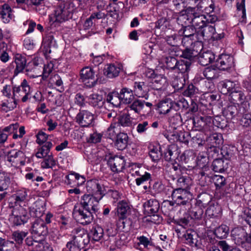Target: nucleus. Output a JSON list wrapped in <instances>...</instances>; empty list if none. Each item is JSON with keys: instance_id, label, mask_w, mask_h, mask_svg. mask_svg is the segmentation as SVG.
Returning a JSON list of instances; mask_svg holds the SVG:
<instances>
[{"instance_id": "obj_1", "label": "nucleus", "mask_w": 251, "mask_h": 251, "mask_svg": "<svg viewBox=\"0 0 251 251\" xmlns=\"http://www.w3.org/2000/svg\"><path fill=\"white\" fill-rule=\"evenodd\" d=\"M87 191L89 194L84 195L79 204L93 213L98 210L100 201L105 194V188L97 180H90L87 182Z\"/></svg>"}, {"instance_id": "obj_2", "label": "nucleus", "mask_w": 251, "mask_h": 251, "mask_svg": "<svg viewBox=\"0 0 251 251\" xmlns=\"http://www.w3.org/2000/svg\"><path fill=\"white\" fill-rule=\"evenodd\" d=\"M200 11L198 6L195 7L189 6L185 10L186 13L191 19L190 23L194 27L201 28L206 24L212 23L217 20L216 17L210 15L206 16L201 14Z\"/></svg>"}, {"instance_id": "obj_3", "label": "nucleus", "mask_w": 251, "mask_h": 251, "mask_svg": "<svg viewBox=\"0 0 251 251\" xmlns=\"http://www.w3.org/2000/svg\"><path fill=\"white\" fill-rule=\"evenodd\" d=\"M157 107L160 114H168L170 116L169 121L172 124L176 123V120L180 118V115L177 112L180 108V103L170 99H166L159 102Z\"/></svg>"}, {"instance_id": "obj_4", "label": "nucleus", "mask_w": 251, "mask_h": 251, "mask_svg": "<svg viewBox=\"0 0 251 251\" xmlns=\"http://www.w3.org/2000/svg\"><path fill=\"white\" fill-rule=\"evenodd\" d=\"M11 206L13 207L11 215L9 220L13 226H20L26 223L29 218L28 208L23 205H12V201L10 202Z\"/></svg>"}, {"instance_id": "obj_5", "label": "nucleus", "mask_w": 251, "mask_h": 251, "mask_svg": "<svg viewBox=\"0 0 251 251\" xmlns=\"http://www.w3.org/2000/svg\"><path fill=\"white\" fill-rule=\"evenodd\" d=\"M72 233V240L67 243L66 247L69 251H80L84 247V241L88 235L83 229L78 228L74 229Z\"/></svg>"}, {"instance_id": "obj_6", "label": "nucleus", "mask_w": 251, "mask_h": 251, "mask_svg": "<svg viewBox=\"0 0 251 251\" xmlns=\"http://www.w3.org/2000/svg\"><path fill=\"white\" fill-rule=\"evenodd\" d=\"M172 201L164 202L165 204L173 206L174 204L178 205H185L192 199V195L185 189L178 188L173 190L171 194Z\"/></svg>"}, {"instance_id": "obj_7", "label": "nucleus", "mask_w": 251, "mask_h": 251, "mask_svg": "<svg viewBox=\"0 0 251 251\" xmlns=\"http://www.w3.org/2000/svg\"><path fill=\"white\" fill-rule=\"evenodd\" d=\"M72 15V9L69 6L60 5L50 16V22L51 24L62 23L71 19Z\"/></svg>"}, {"instance_id": "obj_8", "label": "nucleus", "mask_w": 251, "mask_h": 251, "mask_svg": "<svg viewBox=\"0 0 251 251\" xmlns=\"http://www.w3.org/2000/svg\"><path fill=\"white\" fill-rule=\"evenodd\" d=\"M93 212L80 204L75 205L73 213L74 218L80 224L86 225L91 223L94 219Z\"/></svg>"}, {"instance_id": "obj_9", "label": "nucleus", "mask_w": 251, "mask_h": 251, "mask_svg": "<svg viewBox=\"0 0 251 251\" xmlns=\"http://www.w3.org/2000/svg\"><path fill=\"white\" fill-rule=\"evenodd\" d=\"M30 93V88L25 79H24L21 85L14 87L13 91V98L17 101L21 100L25 102L29 98Z\"/></svg>"}, {"instance_id": "obj_10", "label": "nucleus", "mask_w": 251, "mask_h": 251, "mask_svg": "<svg viewBox=\"0 0 251 251\" xmlns=\"http://www.w3.org/2000/svg\"><path fill=\"white\" fill-rule=\"evenodd\" d=\"M30 232L34 236H45L48 233V229L44 220L38 218L33 223Z\"/></svg>"}, {"instance_id": "obj_11", "label": "nucleus", "mask_w": 251, "mask_h": 251, "mask_svg": "<svg viewBox=\"0 0 251 251\" xmlns=\"http://www.w3.org/2000/svg\"><path fill=\"white\" fill-rule=\"evenodd\" d=\"M231 236L237 245L247 248V233L243 228L237 227L233 229L231 231Z\"/></svg>"}, {"instance_id": "obj_12", "label": "nucleus", "mask_w": 251, "mask_h": 251, "mask_svg": "<svg viewBox=\"0 0 251 251\" xmlns=\"http://www.w3.org/2000/svg\"><path fill=\"white\" fill-rule=\"evenodd\" d=\"M215 64L220 71H228L233 68L234 59L229 55L222 54L217 59Z\"/></svg>"}, {"instance_id": "obj_13", "label": "nucleus", "mask_w": 251, "mask_h": 251, "mask_svg": "<svg viewBox=\"0 0 251 251\" xmlns=\"http://www.w3.org/2000/svg\"><path fill=\"white\" fill-rule=\"evenodd\" d=\"M26 157L25 153L19 150H12L7 154V160L14 163L15 166H24L25 165Z\"/></svg>"}, {"instance_id": "obj_14", "label": "nucleus", "mask_w": 251, "mask_h": 251, "mask_svg": "<svg viewBox=\"0 0 251 251\" xmlns=\"http://www.w3.org/2000/svg\"><path fill=\"white\" fill-rule=\"evenodd\" d=\"M80 76L81 81L89 84V86L95 85V72L90 67H85L80 72Z\"/></svg>"}, {"instance_id": "obj_15", "label": "nucleus", "mask_w": 251, "mask_h": 251, "mask_svg": "<svg viewBox=\"0 0 251 251\" xmlns=\"http://www.w3.org/2000/svg\"><path fill=\"white\" fill-rule=\"evenodd\" d=\"M232 100L240 104V111L242 108H244L245 111H248L250 109L249 102L246 100V96L243 91L241 90H236L232 91L231 94Z\"/></svg>"}, {"instance_id": "obj_16", "label": "nucleus", "mask_w": 251, "mask_h": 251, "mask_svg": "<svg viewBox=\"0 0 251 251\" xmlns=\"http://www.w3.org/2000/svg\"><path fill=\"white\" fill-rule=\"evenodd\" d=\"M107 164L112 172L118 173L124 168L125 160L123 156H114L109 158Z\"/></svg>"}, {"instance_id": "obj_17", "label": "nucleus", "mask_w": 251, "mask_h": 251, "mask_svg": "<svg viewBox=\"0 0 251 251\" xmlns=\"http://www.w3.org/2000/svg\"><path fill=\"white\" fill-rule=\"evenodd\" d=\"M77 122L82 126H88L94 121V115L87 110L80 111L76 117Z\"/></svg>"}, {"instance_id": "obj_18", "label": "nucleus", "mask_w": 251, "mask_h": 251, "mask_svg": "<svg viewBox=\"0 0 251 251\" xmlns=\"http://www.w3.org/2000/svg\"><path fill=\"white\" fill-rule=\"evenodd\" d=\"M147 107L144 112L149 113L151 112L152 104L151 102H145L144 100H137L133 102L130 105L131 109L134 110L135 112L140 113L144 108V105Z\"/></svg>"}, {"instance_id": "obj_19", "label": "nucleus", "mask_w": 251, "mask_h": 251, "mask_svg": "<svg viewBox=\"0 0 251 251\" xmlns=\"http://www.w3.org/2000/svg\"><path fill=\"white\" fill-rule=\"evenodd\" d=\"M27 195V190L25 189H19L12 196L11 200L14 201V205H23L25 206Z\"/></svg>"}, {"instance_id": "obj_20", "label": "nucleus", "mask_w": 251, "mask_h": 251, "mask_svg": "<svg viewBox=\"0 0 251 251\" xmlns=\"http://www.w3.org/2000/svg\"><path fill=\"white\" fill-rule=\"evenodd\" d=\"M145 211L150 215L154 216L160 207L159 202L155 199H150L144 204Z\"/></svg>"}, {"instance_id": "obj_21", "label": "nucleus", "mask_w": 251, "mask_h": 251, "mask_svg": "<svg viewBox=\"0 0 251 251\" xmlns=\"http://www.w3.org/2000/svg\"><path fill=\"white\" fill-rule=\"evenodd\" d=\"M122 66L120 64H109L105 67L104 74L109 78L116 77L119 75Z\"/></svg>"}, {"instance_id": "obj_22", "label": "nucleus", "mask_w": 251, "mask_h": 251, "mask_svg": "<svg viewBox=\"0 0 251 251\" xmlns=\"http://www.w3.org/2000/svg\"><path fill=\"white\" fill-rule=\"evenodd\" d=\"M14 59L16 64L15 73L18 74L22 72L27 66L26 57L24 55L17 53L15 55Z\"/></svg>"}, {"instance_id": "obj_23", "label": "nucleus", "mask_w": 251, "mask_h": 251, "mask_svg": "<svg viewBox=\"0 0 251 251\" xmlns=\"http://www.w3.org/2000/svg\"><path fill=\"white\" fill-rule=\"evenodd\" d=\"M119 95L122 102L124 103H130L134 99L132 90L128 88L125 87L122 88Z\"/></svg>"}, {"instance_id": "obj_24", "label": "nucleus", "mask_w": 251, "mask_h": 251, "mask_svg": "<svg viewBox=\"0 0 251 251\" xmlns=\"http://www.w3.org/2000/svg\"><path fill=\"white\" fill-rule=\"evenodd\" d=\"M134 88V92L136 96L147 99L148 89L144 82H135Z\"/></svg>"}, {"instance_id": "obj_25", "label": "nucleus", "mask_w": 251, "mask_h": 251, "mask_svg": "<svg viewBox=\"0 0 251 251\" xmlns=\"http://www.w3.org/2000/svg\"><path fill=\"white\" fill-rule=\"evenodd\" d=\"M0 15L1 18L4 23H8L13 18L12 10L7 4H4L0 7Z\"/></svg>"}, {"instance_id": "obj_26", "label": "nucleus", "mask_w": 251, "mask_h": 251, "mask_svg": "<svg viewBox=\"0 0 251 251\" xmlns=\"http://www.w3.org/2000/svg\"><path fill=\"white\" fill-rule=\"evenodd\" d=\"M128 137L127 134L125 133H119L117 135V139L115 142V146L119 150H123L127 146Z\"/></svg>"}, {"instance_id": "obj_27", "label": "nucleus", "mask_w": 251, "mask_h": 251, "mask_svg": "<svg viewBox=\"0 0 251 251\" xmlns=\"http://www.w3.org/2000/svg\"><path fill=\"white\" fill-rule=\"evenodd\" d=\"M11 183V175L5 172H0V192L8 189Z\"/></svg>"}, {"instance_id": "obj_28", "label": "nucleus", "mask_w": 251, "mask_h": 251, "mask_svg": "<svg viewBox=\"0 0 251 251\" xmlns=\"http://www.w3.org/2000/svg\"><path fill=\"white\" fill-rule=\"evenodd\" d=\"M220 70L216 64L206 68L203 71L204 76L208 79L217 78L219 76Z\"/></svg>"}, {"instance_id": "obj_29", "label": "nucleus", "mask_w": 251, "mask_h": 251, "mask_svg": "<svg viewBox=\"0 0 251 251\" xmlns=\"http://www.w3.org/2000/svg\"><path fill=\"white\" fill-rule=\"evenodd\" d=\"M129 209V206L126 201H120L117 207V214L119 218L121 219L126 218Z\"/></svg>"}, {"instance_id": "obj_30", "label": "nucleus", "mask_w": 251, "mask_h": 251, "mask_svg": "<svg viewBox=\"0 0 251 251\" xmlns=\"http://www.w3.org/2000/svg\"><path fill=\"white\" fill-rule=\"evenodd\" d=\"M214 59V54L211 51L208 50L200 54L199 62L201 65L206 66L210 63Z\"/></svg>"}, {"instance_id": "obj_31", "label": "nucleus", "mask_w": 251, "mask_h": 251, "mask_svg": "<svg viewBox=\"0 0 251 251\" xmlns=\"http://www.w3.org/2000/svg\"><path fill=\"white\" fill-rule=\"evenodd\" d=\"M52 146L51 142H46L44 145L38 149L35 154L36 157L38 158H43L50 155V150Z\"/></svg>"}, {"instance_id": "obj_32", "label": "nucleus", "mask_w": 251, "mask_h": 251, "mask_svg": "<svg viewBox=\"0 0 251 251\" xmlns=\"http://www.w3.org/2000/svg\"><path fill=\"white\" fill-rule=\"evenodd\" d=\"M235 86L236 84L235 82L228 80L221 82L219 85L221 92L224 94H226L229 92L231 93L232 91H234L236 90L235 88Z\"/></svg>"}, {"instance_id": "obj_33", "label": "nucleus", "mask_w": 251, "mask_h": 251, "mask_svg": "<svg viewBox=\"0 0 251 251\" xmlns=\"http://www.w3.org/2000/svg\"><path fill=\"white\" fill-rule=\"evenodd\" d=\"M119 124L116 122L112 123L104 132V134L107 138L113 139L119 134Z\"/></svg>"}, {"instance_id": "obj_34", "label": "nucleus", "mask_w": 251, "mask_h": 251, "mask_svg": "<svg viewBox=\"0 0 251 251\" xmlns=\"http://www.w3.org/2000/svg\"><path fill=\"white\" fill-rule=\"evenodd\" d=\"M201 29V34L203 38L205 39H213L215 34V29L213 26L206 24Z\"/></svg>"}, {"instance_id": "obj_35", "label": "nucleus", "mask_w": 251, "mask_h": 251, "mask_svg": "<svg viewBox=\"0 0 251 251\" xmlns=\"http://www.w3.org/2000/svg\"><path fill=\"white\" fill-rule=\"evenodd\" d=\"M177 151L175 145H171L168 147L164 152V158L167 161L174 160L177 156Z\"/></svg>"}, {"instance_id": "obj_36", "label": "nucleus", "mask_w": 251, "mask_h": 251, "mask_svg": "<svg viewBox=\"0 0 251 251\" xmlns=\"http://www.w3.org/2000/svg\"><path fill=\"white\" fill-rule=\"evenodd\" d=\"M229 228L226 225H221L216 227L214 230V234L219 239H224L227 237Z\"/></svg>"}, {"instance_id": "obj_37", "label": "nucleus", "mask_w": 251, "mask_h": 251, "mask_svg": "<svg viewBox=\"0 0 251 251\" xmlns=\"http://www.w3.org/2000/svg\"><path fill=\"white\" fill-rule=\"evenodd\" d=\"M197 235L194 231L188 230L183 235V237L186 240V243L192 246H197L198 240L196 238Z\"/></svg>"}, {"instance_id": "obj_38", "label": "nucleus", "mask_w": 251, "mask_h": 251, "mask_svg": "<svg viewBox=\"0 0 251 251\" xmlns=\"http://www.w3.org/2000/svg\"><path fill=\"white\" fill-rule=\"evenodd\" d=\"M79 177L81 179V181L78 183L79 184H83L85 182V179L83 176L79 175L77 173L75 172L71 173L66 176L67 179V183L69 184H73L75 186L76 185L77 180H78Z\"/></svg>"}, {"instance_id": "obj_39", "label": "nucleus", "mask_w": 251, "mask_h": 251, "mask_svg": "<svg viewBox=\"0 0 251 251\" xmlns=\"http://www.w3.org/2000/svg\"><path fill=\"white\" fill-rule=\"evenodd\" d=\"M91 234L93 239L95 241H101L104 236L103 228L98 226L92 229Z\"/></svg>"}, {"instance_id": "obj_40", "label": "nucleus", "mask_w": 251, "mask_h": 251, "mask_svg": "<svg viewBox=\"0 0 251 251\" xmlns=\"http://www.w3.org/2000/svg\"><path fill=\"white\" fill-rule=\"evenodd\" d=\"M17 105V101L12 97L11 99L3 101L1 104V108L2 111L7 112L13 110Z\"/></svg>"}, {"instance_id": "obj_41", "label": "nucleus", "mask_w": 251, "mask_h": 251, "mask_svg": "<svg viewBox=\"0 0 251 251\" xmlns=\"http://www.w3.org/2000/svg\"><path fill=\"white\" fill-rule=\"evenodd\" d=\"M154 88L156 89H160L167 84V79L162 75H156L152 81Z\"/></svg>"}, {"instance_id": "obj_42", "label": "nucleus", "mask_w": 251, "mask_h": 251, "mask_svg": "<svg viewBox=\"0 0 251 251\" xmlns=\"http://www.w3.org/2000/svg\"><path fill=\"white\" fill-rule=\"evenodd\" d=\"M106 101L116 107L119 106L122 102L119 94L115 92L110 93L107 95Z\"/></svg>"}, {"instance_id": "obj_43", "label": "nucleus", "mask_w": 251, "mask_h": 251, "mask_svg": "<svg viewBox=\"0 0 251 251\" xmlns=\"http://www.w3.org/2000/svg\"><path fill=\"white\" fill-rule=\"evenodd\" d=\"M56 164V160L54 158L51 154L45 157V158L41 162V167L44 169L52 168Z\"/></svg>"}, {"instance_id": "obj_44", "label": "nucleus", "mask_w": 251, "mask_h": 251, "mask_svg": "<svg viewBox=\"0 0 251 251\" xmlns=\"http://www.w3.org/2000/svg\"><path fill=\"white\" fill-rule=\"evenodd\" d=\"M207 164L208 158L205 153L203 152L199 153L197 160V166L200 168L203 169L204 171H206L207 168H208Z\"/></svg>"}, {"instance_id": "obj_45", "label": "nucleus", "mask_w": 251, "mask_h": 251, "mask_svg": "<svg viewBox=\"0 0 251 251\" xmlns=\"http://www.w3.org/2000/svg\"><path fill=\"white\" fill-rule=\"evenodd\" d=\"M222 212L221 206L218 204L210 205L206 211V213L211 217H217Z\"/></svg>"}, {"instance_id": "obj_46", "label": "nucleus", "mask_w": 251, "mask_h": 251, "mask_svg": "<svg viewBox=\"0 0 251 251\" xmlns=\"http://www.w3.org/2000/svg\"><path fill=\"white\" fill-rule=\"evenodd\" d=\"M191 64L190 60H180L178 61L176 69L181 73H185L187 72L189 69Z\"/></svg>"}, {"instance_id": "obj_47", "label": "nucleus", "mask_w": 251, "mask_h": 251, "mask_svg": "<svg viewBox=\"0 0 251 251\" xmlns=\"http://www.w3.org/2000/svg\"><path fill=\"white\" fill-rule=\"evenodd\" d=\"M42 65L43 59L40 57H35L27 64L26 68V71L32 72V70H33L32 67L42 68Z\"/></svg>"}, {"instance_id": "obj_48", "label": "nucleus", "mask_w": 251, "mask_h": 251, "mask_svg": "<svg viewBox=\"0 0 251 251\" xmlns=\"http://www.w3.org/2000/svg\"><path fill=\"white\" fill-rule=\"evenodd\" d=\"M102 100V96L97 93L90 95L88 98V102L93 106H98Z\"/></svg>"}, {"instance_id": "obj_49", "label": "nucleus", "mask_w": 251, "mask_h": 251, "mask_svg": "<svg viewBox=\"0 0 251 251\" xmlns=\"http://www.w3.org/2000/svg\"><path fill=\"white\" fill-rule=\"evenodd\" d=\"M27 233L23 231H15L12 233V238L14 241L19 244L23 243L24 239L27 235Z\"/></svg>"}, {"instance_id": "obj_50", "label": "nucleus", "mask_w": 251, "mask_h": 251, "mask_svg": "<svg viewBox=\"0 0 251 251\" xmlns=\"http://www.w3.org/2000/svg\"><path fill=\"white\" fill-rule=\"evenodd\" d=\"M162 61L166 64L167 67L171 69H176L178 61L175 57L168 56L162 59Z\"/></svg>"}, {"instance_id": "obj_51", "label": "nucleus", "mask_w": 251, "mask_h": 251, "mask_svg": "<svg viewBox=\"0 0 251 251\" xmlns=\"http://www.w3.org/2000/svg\"><path fill=\"white\" fill-rule=\"evenodd\" d=\"M35 243L37 244L35 246L38 251H53L52 248L44 240L41 239L39 242L35 241Z\"/></svg>"}, {"instance_id": "obj_52", "label": "nucleus", "mask_w": 251, "mask_h": 251, "mask_svg": "<svg viewBox=\"0 0 251 251\" xmlns=\"http://www.w3.org/2000/svg\"><path fill=\"white\" fill-rule=\"evenodd\" d=\"M118 124L119 126L123 127H127L131 126L132 122L129 115L125 114L121 115L119 118Z\"/></svg>"}, {"instance_id": "obj_53", "label": "nucleus", "mask_w": 251, "mask_h": 251, "mask_svg": "<svg viewBox=\"0 0 251 251\" xmlns=\"http://www.w3.org/2000/svg\"><path fill=\"white\" fill-rule=\"evenodd\" d=\"M176 178H177L176 185L179 188L185 189L190 185V180L189 178L181 176L178 178L176 177ZM173 179H175L176 178L173 177Z\"/></svg>"}, {"instance_id": "obj_54", "label": "nucleus", "mask_w": 251, "mask_h": 251, "mask_svg": "<svg viewBox=\"0 0 251 251\" xmlns=\"http://www.w3.org/2000/svg\"><path fill=\"white\" fill-rule=\"evenodd\" d=\"M149 155L152 160L156 162L158 161L161 157L162 154L159 150L154 146L151 148L149 152Z\"/></svg>"}, {"instance_id": "obj_55", "label": "nucleus", "mask_w": 251, "mask_h": 251, "mask_svg": "<svg viewBox=\"0 0 251 251\" xmlns=\"http://www.w3.org/2000/svg\"><path fill=\"white\" fill-rule=\"evenodd\" d=\"M13 88L12 85L6 84L3 86L1 92L3 96L10 99L13 97Z\"/></svg>"}, {"instance_id": "obj_56", "label": "nucleus", "mask_w": 251, "mask_h": 251, "mask_svg": "<svg viewBox=\"0 0 251 251\" xmlns=\"http://www.w3.org/2000/svg\"><path fill=\"white\" fill-rule=\"evenodd\" d=\"M198 54L197 51L193 50H191L188 48H186L183 51L181 54V56L188 59L190 61L191 59L197 56Z\"/></svg>"}, {"instance_id": "obj_57", "label": "nucleus", "mask_w": 251, "mask_h": 251, "mask_svg": "<svg viewBox=\"0 0 251 251\" xmlns=\"http://www.w3.org/2000/svg\"><path fill=\"white\" fill-rule=\"evenodd\" d=\"M53 68V64L51 62L48 63L44 65L43 70L42 72L43 79H45L49 76L50 73L52 72Z\"/></svg>"}, {"instance_id": "obj_58", "label": "nucleus", "mask_w": 251, "mask_h": 251, "mask_svg": "<svg viewBox=\"0 0 251 251\" xmlns=\"http://www.w3.org/2000/svg\"><path fill=\"white\" fill-rule=\"evenodd\" d=\"M224 161L222 159H215L212 163V167L214 171L221 172L224 171Z\"/></svg>"}, {"instance_id": "obj_59", "label": "nucleus", "mask_w": 251, "mask_h": 251, "mask_svg": "<svg viewBox=\"0 0 251 251\" xmlns=\"http://www.w3.org/2000/svg\"><path fill=\"white\" fill-rule=\"evenodd\" d=\"M198 91V89L195 86L190 84L184 91V95L187 97H192L197 93Z\"/></svg>"}, {"instance_id": "obj_60", "label": "nucleus", "mask_w": 251, "mask_h": 251, "mask_svg": "<svg viewBox=\"0 0 251 251\" xmlns=\"http://www.w3.org/2000/svg\"><path fill=\"white\" fill-rule=\"evenodd\" d=\"M213 180L217 188L225 185V178L222 176H215L213 178Z\"/></svg>"}, {"instance_id": "obj_61", "label": "nucleus", "mask_w": 251, "mask_h": 251, "mask_svg": "<svg viewBox=\"0 0 251 251\" xmlns=\"http://www.w3.org/2000/svg\"><path fill=\"white\" fill-rule=\"evenodd\" d=\"M195 32V28L192 25L185 26L183 33V36L194 38Z\"/></svg>"}, {"instance_id": "obj_62", "label": "nucleus", "mask_w": 251, "mask_h": 251, "mask_svg": "<svg viewBox=\"0 0 251 251\" xmlns=\"http://www.w3.org/2000/svg\"><path fill=\"white\" fill-rule=\"evenodd\" d=\"M202 214V210L198 207L192 210L190 214L192 218L198 220L201 218Z\"/></svg>"}, {"instance_id": "obj_63", "label": "nucleus", "mask_w": 251, "mask_h": 251, "mask_svg": "<svg viewBox=\"0 0 251 251\" xmlns=\"http://www.w3.org/2000/svg\"><path fill=\"white\" fill-rule=\"evenodd\" d=\"M218 245L223 251H231L234 248L230 246L226 241L222 240L218 243Z\"/></svg>"}, {"instance_id": "obj_64", "label": "nucleus", "mask_w": 251, "mask_h": 251, "mask_svg": "<svg viewBox=\"0 0 251 251\" xmlns=\"http://www.w3.org/2000/svg\"><path fill=\"white\" fill-rule=\"evenodd\" d=\"M48 137L46 133L42 131H40L36 135V142L38 144H42L46 141Z\"/></svg>"}]
</instances>
